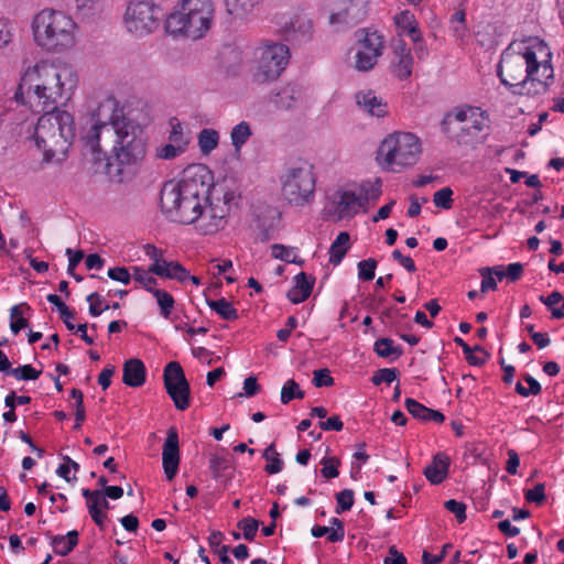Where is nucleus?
Here are the masks:
<instances>
[{
  "mask_svg": "<svg viewBox=\"0 0 564 564\" xmlns=\"http://www.w3.org/2000/svg\"><path fill=\"white\" fill-rule=\"evenodd\" d=\"M80 141L84 155L96 172L100 167L108 170L111 159L119 165L137 164L147 152L142 127L124 115L113 97L104 99L87 118Z\"/></svg>",
  "mask_w": 564,
  "mask_h": 564,
  "instance_id": "obj_1",
  "label": "nucleus"
},
{
  "mask_svg": "<svg viewBox=\"0 0 564 564\" xmlns=\"http://www.w3.org/2000/svg\"><path fill=\"white\" fill-rule=\"evenodd\" d=\"M210 171L202 164L184 170L180 181L164 183L160 193L162 213L171 221L191 225L202 216L203 204L207 202L212 187Z\"/></svg>",
  "mask_w": 564,
  "mask_h": 564,
  "instance_id": "obj_2",
  "label": "nucleus"
},
{
  "mask_svg": "<svg viewBox=\"0 0 564 564\" xmlns=\"http://www.w3.org/2000/svg\"><path fill=\"white\" fill-rule=\"evenodd\" d=\"M30 99L42 106V110L57 108V104L67 100L77 84L76 74L67 66L40 64L29 68L15 91V100L25 104L24 88Z\"/></svg>",
  "mask_w": 564,
  "mask_h": 564,
  "instance_id": "obj_3",
  "label": "nucleus"
},
{
  "mask_svg": "<svg viewBox=\"0 0 564 564\" xmlns=\"http://www.w3.org/2000/svg\"><path fill=\"white\" fill-rule=\"evenodd\" d=\"M45 113L37 120L34 139L39 149L44 152V160L51 162L63 161L75 138L73 116L55 108L44 110Z\"/></svg>",
  "mask_w": 564,
  "mask_h": 564,
  "instance_id": "obj_4",
  "label": "nucleus"
},
{
  "mask_svg": "<svg viewBox=\"0 0 564 564\" xmlns=\"http://www.w3.org/2000/svg\"><path fill=\"white\" fill-rule=\"evenodd\" d=\"M35 43L50 52H63L75 44L76 24L62 11L45 9L32 22Z\"/></svg>",
  "mask_w": 564,
  "mask_h": 564,
  "instance_id": "obj_5",
  "label": "nucleus"
},
{
  "mask_svg": "<svg viewBox=\"0 0 564 564\" xmlns=\"http://www.w3.org/2000/svg\"><path fill=\"white\" fill-rule=\"evenodd\" d=\"M213 15L214 6L210 0H183L180 10L166 19V30L196 40L210 29Z\"/></svg>",
  "mask_w": 564,
  "mask_h": 564,
  "instance_id": "obj_6",
  "label": "nucleus"
},
{
  "mask_svg": "<svg viewBox=\"0 0 564 564\" xmlns=\"http://www.w3.org/2000/svg\"><path fill=\"white\" fill-rule=\"evenodd\" d=\"M420 139L410 132H395L386 137L377 153V161L390 172H401L413 166L420 159Z\"/></svg>",
  "mask_w": 564,
  "mask_h": 564,
  "instance_id": "obj_7",
  "label": "nucleus"
},
{
  "mask_svg": "<svg viewBox=\"0 0 564 564\" xmlns=\"http://www.w3.org/2000/svg\"><path fill=\"white\" fill-rule=\"evenodd\" d=\"M488 118L478 107L460 106L442 120V131L458 145H473L487 127Z\"/></svg>",
  "mask_w": 564,
  "mask_h": 564,
  "instance_id": "obj_8",
  "label": "nucleus"
},
{
  "mask_svg": "<svg viewBox=\"0 0 564 564\" xmlns=\"http://www.w3.org/2000/svg\"><path fill=\"white\" fill-rule=\"evenodd\" d=\"M315 175L312 166L300 162L288 166L280 176L281 195L292 206H304L314 199Z\"/></svg>",
  "mask_w": 564,
  "mask_h": 564,
  "instance_id": "obj_9",
  "label": "nucleus"
},
{
  "mask_svg": "<svg viewBox=\"0 0 564 564\" xmlns=\"http://www.w3.org/2000/svg\"><path fill=\"white\" fill-rule=\"evenodd\" d=\"M290 51L282 43H265L257 50L253 80L259 84L273 82L280 77L289 63Z\"/></svg>",
  "mask_w": 564,
  "mask_h": 564,
  "instance_id": "obj_10",
  "label": "nucleus"
},
{
  "mask_svg": "<svg viewBox=\"0 0 564 564\" xmlns=\"http://www.w3.org/2000/svg\"><path fill=\"white\" fill-rule=\"evenodd\" d=\"M162 17L161 8L152 0H131L124 13V23L130 33L143 36L159 28Z\"/></svg>",
  "mask_w": 564,
  "mask_h": 564,
  "instance_id": "obj_11",
  "label": "nucleus"
},
{
  "mask_svg": "<svg viewBox=\"0 0 564 564\" xmlns=\"http://www.w3.org/2000/svg\"><path fill=\"white\" fill-rule=\"evenodd\" d=\"M164 387L177 410L184 411L189 406V383L180 362L171 361L164 368Z\"/></svg>",
  "mask_w": 564,
  "mask_h": 564,
  "instance_id": "obj_12",
  "label": "nucleus"
},
{
  "mask_svg": "<svg viewBox=\"0 0 564 564\" xmlns=\"http://www.w3.org/2000/svg\"><path fill=\"white\" fill-rule=\"evenodd\" d=\"M527 57L529 59V70L525 77L518 83L503 79V85L509 88L512 95L535 97L546 93L550 83L538 76L539 62L535 52L527 47Z\"/></svg>",
  "mask_w": 564,
  "mask_h": 564,
  "instance_id": "obj_13",
  "label": "nucleus"
},
{
  "mask_svg": "<svg viewBox=\"0 0 564 564\" xmlns=\"http://www.w3.org/2000/svg\"><path fill=\"white\" fill-rule=\"evenodd\" d=\"M333 12L329 17L330 24H345L355 26L368 14L370 0H330Z\"/></svg>",
  "mask_w": 564,
  "mask_h": 564,
  "instance_id": "obj_14",
  "label": "nucleus"
},
{
  "mask_svg": "<svg viewBox=\"0 0 564 564\" xmlns=\"http://www.w3.org/2000/svg\"><path fill=\"white\" fill-rule=\"evenodd\" d=\"M357 33H361L364 36L358 41L361 48L356 54L355 67L360 72H368L377 64L378 57L382 54L383 37L377 31L359 30Z\"/></svg>",
  "mask_w": 564,
  "mask_h": 564,
  "instance_id": "obj_15",
  "label": "nucleus"
},
{
  "mask_svg": "<svg viewBox=\"0 0 564 564\" xmlns=\"http://www.w3.org/2000/svg\"><path fill=\"white\" fill-rule=\"evenodd\" d=\"M529 70V59L527 51L524 53H514L507 50L502 53L501 59L497 67V74L503 84L505 80L518 83L525 77Z\"/></svg>",
  "mask_w": 564,
  "mask_h": 564,
  "instance_id": "obj_16",
  "label": "nucleus"
},
{
  "mask_svg": "<svg viewBox=\"0 0 564 564\" xmlns=\"http://www.w3.org/2000/svg\"><path fill=\"white\" fill-rule=\"evenodd\" d=\"M283 33L286 41L302 44L311 41L314 34L313 21L303 13L294 14L283 25Z\"/></svg>",
  "mask_w": 564,
  "mask_h": 564,
  "instance_id": "obj_17",
  "label": "nucleus"
},
{
  "mask_svg": "<svg viewBox=\"0 0 564 564\" xmlns=\"http://www.w3.org/2000/svg\"><path fill=\"white\" fill-rule=\"evenodd\" d=\"M162 464L166 478L172 480L177 474L180 464L178 435L174 427L167 431L163 445Z\"/></svg>",
  "mask_w": 564,
  "mask_h": 564,
  "instance_id": "obj_18",
  "label": "nucleus"
},
{
  "mask_svg": "<svg viewBox=\"0 0 564 564\" xmlns=\"http://www.w3.org/2000/svg\"><path fill=\"white\" fill-rule=\"evenodd\" d=\"M314 284V276L301 272L294 276V286L289 290L286 296L294 304L302 303L311 295Z\"/></svg>",
  "mask_w": 564,
  "mask_h": 564,
  "instance_id": "obj_19",
  "label": "nucleus"
},
{
  "mask_svg": "<svg viewBox=\"0 0 564 564\" xmlns=\"http://www.w3.org/2000/svg\"><path fill=\"white\" fill-rule=\"evenodd\" d=\"M147 370L144 364L138 359L132 358L123 364L122 381L128 387L138 388L145 382Z\"/></svg>",
  "mask_w": 564,
  "mask_h": 564,
  "instance_id": "obj_20",
  "label": "nucleus"
},
{
  "mask_svg": "<svg viewBox=\"0 0 564 564\" xmlns=\"http://www.w3.org/2000/svg\"><path fill=\"white\" fill-rule=\"evenodd\" d=\"M449 467V458L444 453H437L432 463L424 468V476L433 484H441L447 476Z\"/></svg>",
  "mask_w": 564,
  "mask_h": 564,
  "instance_id": "obj_21",
  "label": "nucleus"
},
{
  "mask_svg": "<svg viewBox=\"0 0 564 564\" xmlns=\"http://www.w3.org/2000/svg\"><path fill=\"white\" fill-rule=\"evenodd\" d=\"M336 204V214L339 219L356 215L362 207V198L352 192H341L338 194Z\"/></svg>",
  "mask_w": 564,
  "mask_h": 564,
  "instance_id": "obj_22",
  "label": "nucleus"
},
{
  "mask_svg": "<svg viewBox=\"0 0 564 564\" xmlns=\"http://www.w3.org/2000/svg\"><path fill=\"white\" fill-rule=\"evenodd\" d=\"M150 272L161 278L185 282L189 279V272L176 261H166L161 264H151Z\"/></svg>",
  "mask_w": 564,
  "mask_h": 564,
  "instance_id": "obj_23",
  "label": "nucleus"
},
{
  "mask_svg": "<svg viewBox=\"0 0 564 564\" xmlns=\"http://www.w3.org/2000/svg\"><path fill=\"white\" fill-rule=\"evenodd\" d=\"M356 102L371 116L383 117L387 113V105L371 90L357 93Z\"/></svg>",
  "mask_w": 564,
  "mask_h": 564,
  "instance_id": "obj_24",
  "label": "nucleus"
},
{
  "mask_svg": "<svg viewBox=\"0 0 564 564\" xmlns=\"http://www.w3.org/2000/svg\"><path fill=\"white\" fill-rule=\"evenodd\" d=\"M394 23L399 29V36L406 34L413 43L421 42V31L413 13L408 10L398 13L394 17Z\"/></svg>",
  "mask_w": 564,
  "mask_h": 564,
  "instance_id": "obj_25",
  "label": "nucleus"
},
{
  "mask_svg": "<svg viewBox=\"0 0 564 564\" xmlns=\"http://www.w3.org/2000/svg\"><path fill=\"white\" fill-rule=\"evenodd\" d=\"M196 221L198 223V230L204 235L215 234L225 228L227 224V220L221 219V216H217L208 207L205 208V204L202 207V216Z\"/></svg>",
  "mask_w": 564,
  "mask_h": 564,
  "instance_id": "obj_26",
  "label": "nucleus"
},
{
  "mask_svg": "<svg viewBox=\"0 0 564 564\" xmlns=\"http://www.w3.org/2000/svg\"><path fill=\"white\" fill-rule=\"evenodd\" d=\"M405 408L414 419L424 422L434 421L436 423H442L445 420V416L440 411L429 409L411 398L405 399Z\"/></svg>",
  "mask_w": 564,
  "mask_h": 564,
  "instance_id": "obj_27",
  "label": "nucleus"
},
{
  "mask_svg": "<svg viewBox=\"0 0 564 564\" xmlns=\"http://www.w3.org/2000/svg\"><path fill=\"white\" fill-rule=\"evenodd\" d=\"M51 544L57 555L66 556L78 544V532L73 530L66 535H55L52 538Z\"/></svg>",
  "mask_w": 564,
  "mask_h": 564,
  "instance_id": "obj_28",
  "label": "nucleus"
},
{
  "mask_svg": "<svg viewBox=\"0 0 564 564\" xmlns=\"http://www.w3.org/2000/svg\"><path fill=\"white\" fill-rule=\"evenodd\" d=\"M350 236L347 231H341L336 237L329 249V262L337 265L341 262L343 258L349 249Z\"/></svg>",
  "mask_w": 564,
  "mask_h": 564,
  "instance_id": "obj_29",
  "label": "nucleus"
},
{
  "mask_svg": "<svg viewBox=\"0 0 564 564\" xmlns=\"http://www.w3.org/2000/svg\"><path fill=\"white\" fill-rule=\"evenodd\" d=\"M209 468L216 480H220L221 478L229 479L231 477L232 466L225 456L212 454L209 457Z\"/></svg>",
  "mask_w": 564,
  "mask_h": 564,
  "instance_id": "obj_30",
  "label": "nucleus"
},
{
  "mask_svg": "<svg viewBox=\"0 0 564 564\" xmlns=\"http://www.w3.org/2000/svg\"><path fill=\"white\" fill-rule=\"evenodd\" d=\"M301 98V91L293 86H288L278 93L273 99L274 105L284 110L293 108Z\"/></svg>",
  "mask_w": 564,
  "mask_h": 564,
  "instance_id": "obj_31",
  "label": "nucleus"
},
{
  "mask_svg": "<svg viewBox=\"0 0 564 564\" xmlns=\"http://www.w3.org/2000/svg\"><path fill=\"white\" fill-rule=\"evenodd\" d=\"M539 300L551 311L553 318L562 319L564 317V296L562 293L554 291L547 296L541 295Z\"/></svg>",
  "mask_w": 564,
  "mask_h": 564,
  "instance_id": "obj_32",
  "label": "nucleus"
},
{
  "mask_svg": "<svg viewBox=\"0 0 564 564\" xmlns=\"http://www.w3.org/2000/svg\"><path fill=\"white\" fill-rule=\"evenodd\" d=\"M197 143L203 154H209L218 147L219 133L215 129L205 128L197 135Z\"/></svg>",
  "mask_w": 564,
  "mask_h": 564,
  "instance_id": "obj_33",
  "label": "nucleus"
},
{
  "mask_svg": "<svg viewBox=\"0 0 564 564\" xmlns=\"http://www.w3.org/2000/svg\"><path fill=\"white\" fill-rule=\"evenodd\" d=\"M251 135L252 130L249 122L241 121L236 124L230 132V140L235 150L239 152Z\"/></svg>",
  "mask_w": 564,
  "mask_h": 564,
  "instance_id": "obj_34",
  "label": "nucleus"
},
{
  "mask_svg": "<svg viewBox=\"0 0 564 564\" xmlns=\"http://www.w3.org/2000/svg\"><path fill=\"white\" fill-rule=\"evenodd\" d=\"M207 305L216 312L221 318L226 321H235L238 318L237 310L226 299L209 300L207 299Z\"/></svg>",
  "mask_w": 564,
  "mask_h": 564,
  "instance_id": "obj_35",
  "label": "nucleus"
},
{
  "mask_svg": "<svg viewBox=\"0 0 564 564\" xmlns=\"http://www.w3.org/2000/svg\"><path fill=\"white\" fill-rule=\"evenodd\" d=\"M373 349L376 354L381 358L392 357L394 359L402 356L403 350L400 346H394L391 338H380L376 340Z\"/></svg>",
  "mask_w": 564,
  "mask_h": 564,
  "instance_id": "obj_36",
  "label": "nucleus"
},
{
  "mask_svg": "<svg viewBox=\"0 0 564 564\" xmlns=\"http://www.w3.org/2000/svg\"><path fill=\"white\" fill-rule=\"evenodd\" d=\"M170 124L171 131L169 134V141L176 144L177 147H181L186 151L191 142V139L188 135L184 133L182 123L176 118H173L171 119Z\"/></svg>",
  "mask_w": 564,
  "mask_h": 564,
  "instance_id": "obj_37",
  "label": "nucleus"
},
{
  "mask_svg": "<svg viewBox=\"0 0 564 564\" xmlns=\"http://www.w3.org/2000/svg\"><path fill=\"white\" fill-rule=\"evenodd\" d=\"M263 458L268 460L264 470L270 474H278L283 468V460L279 457V453L275 449L274 444H270L263 452Z\"/></svg>",
  "mask_w": 564,
  "mask_h": 564,
  "instance_id": "obj_38",
  "label": "nucleus"
},
{
  "mask_svg": "<svg viewBox=\"0 0 564 564\" xmlns=\"http://www.w3.org/2000/svg\"><path fill=\"white\" fill-rule=\"evenodd\" d=\"M230 14L245 15L250 13L261 0H225Z\"/></svg>",
  "mask_w": 564,
  "mask_h": 564,
  "instance_id": "obj_39",
  "label": "nucleus"
},
{
  "mask_svg": "<svg viewBox=\"0 0 564 564\" xmlns=\"http://www.w3.org/2000/svg\"><path fill=\"white\" fill-rule=\"evenodd\" d=\"M381 195V180L376 178L373 182H364L360 185V195L362 206L369 200H376Z\"/></svg>",
  "mask_w": 564,
  "mask_h": 564,
  "instance_id": "obj_40",
  "label": "nucleus"
},
{
  "mask_svg": "<svg viewBox=\"0 0 564 564\" xmlns=\"http://www.w3.org/2000/svg\"><path fill=\"white\" fill-rule=\"evenodd\" d=\"M152 294L156 299L158 305L160 306L161 315L167 318L174 307L175 302L173 296L169 292L161 289L152 291Z\"/></svg>",
  "mask_w": 564,
  "mask_h": 564,
  "instance_id": "obj_41",
  "label": "nucleus"
},
{
  "mask_svg": "<svg viewBox=\"0 0 564 564\" xmlns=\"http://www.w3.org/2000/svg\"><path fill=\"white\" fill-rule=\"evenodd\" d=\"M76 13L82 17H91L100 11L102 0H74Z\"/></svg>",
  "mask_w": 564,
  "mask_h": 564,
  "instance_id": "obj_42",
  "label": "nucleus"
},
{
  "mask_svg": "<svg viewBox=\"0 0 564 564\" xmlns=\"http://www.w3.org/2000/svg\"><path fill=\"white\" fill-rule=\"evenodd\" d=\"M132 270L133 279L142 284L148 292L152 293V291L156 290L154 286L158 284V281L151 275L153 273L150 272V268L145 271L142 268L133 267Z\"/></svg>",
  "mask_w": 564,
  "mask_h": 564,
  "instance_id": "obj_43",
  "label": "nucleus"
},
{
  "mask_svg": "<svg viewBox=\"0 0 564 564\" xmlns=\"http://www.w3.org/2000/svg\"><path fill=\"white\" fill-rule=\"evenodd\" d=\"M398 61L393 65V73L395 76L403 80L411 76L412 66H413V57L412 55L399 56Z\"/></svg>",
  "mask_w": 564,
  "mask_h": 564,
  "instance_id": "obj_44",
  "label": "nucleus"
},
{
  "mask_svg": "<svg viewBox=\"0 0 564 564\" xmlns=\"http://www.w3.org/2000/svg\"><path fill=\"white\" fill-rule=\"evenodd\" d=\"M294 398L303 399L304 391L300 389L299 384L293 379H290L285 382L281 390V402L286 404Z\"/></svg>",
  "mask_w": 564,
  "mask_h": 564,
  "instance_id": "obj_45",
  "label": "nucleus"
},
{
  "mask_svg": "<svg viewBox=\"0 0 564 564\" xmlns=\"http://www.w3.org/2000/svg\"><path fill=\"white\" fill-rule=\"evenodd\" d=\"M323 468L321 474L326 479L336 478L339 475L338 467L340 466V459L335 456L324 457L321 460Z\"/></svg>",
  "mask_w": 564,
  "mask_h": 564,
  "instance_id": "obj_46",
  "label": "nucleus"
},
{
  "mask_svg": "<svg viewBox=\"0 0 564 564\" xmlns=\"http://www.w3.org/2000/svg\"><path fill=\"white\" fill-rule=\"evenodd\" d=\"M260 522L253 518L247 517L241 519L237 527L242 530V535L247 541H253Z\"/></svg>",
  "mask_w": 564,
  "mask_h": 564,
  "instance_id": "obj_47",
  "label": "nucleus"
},
{
  "mask_svg": "<svg viewBox=\"0 0 564 564\" xmlns=\"http://www.w3.org/2000/svg\"><path fill=\"white\" fill-rule=\"evenodd\" d=\"M184 152V149L169 141V143L156 148L155 155L162 160H173Z\"/></svg>",
  "mask_w": 564,
  "mask_h": 564,
  "instance_id": "obj_48",
  "label": "nucleus"
},
{
  "mask_svg": "<svg viewBox=\"0 0 564 564\" xmlns=\"http://www.w3.org/2000/svg\"><path fill=\"white\" fill-rule=\"evenodd\" d=\"M41 373V370H36L31 365H24L18 368H12L9 375H12L18 380H36Z\"/></svg>",
  "mask_w": 564,
  "mask_h": 564,
  "instance_id": "obj_49",
  "label": "nucleus"
},
{
  "mask_svg": "<svg viewBox=\"0 0 564 564\" xmlns=\"http://www.w3.org/2000/svg\"><path fill=\"white\" fill-rule=\"evenodd\" d=\"M399 376V370L395 368H382L375 372L371 378V382L375 386H379L382 382L390 384L393 382Z\"/></svg>",
  "mask_w": 564,
  "mask_h": 564,
  "instance_id": "obj_50",
  "label": "nucleus"
},
{
  "mask_svg": "<svg viewBox=\"0 0 564 564\" xmlns=\"http://www.w3.org/2000/svg\"><path fill=\"white\" fill-rule=\"evenodd\" d=\"M336 500L337 507L335 511L337 514L350 510L354 506V491L351 489H344L336 495Z\"/></svg>",
  "mask_w": 564,
  "mask_h": 564,
  "instance_id": "obj_51",
  "label": "nucleus"
},
{
  "mask_svg": "<svg viewBox=\"0 0 564 564\" xmlns=\"http://www.w3.org/2000/svg\"><path fill=\"white\" fill-rule=\"evenodd\" d=\"M272 257L284 262H295L296 253L294 248H288L283 245L275 243L271 246Z\"/></svg>",
  "mask_w": 564,
  "mask_h": 564,
  "instance_id": "obj_52",
  "label": "nucleus"
},
{
  "mask_svg": "<svg viewBox=\"0 0 564 564\" xmlns=\"http://www.w3.org/2000/svg\"><path fill=\"white\" fill-rule=\"evenodd\" d=\"M377 261L372 258L362 260L358 263V276L360 280L370 281L375 278Z\"/></svg>",
  "mask_w": 564,
  "mask_h": 564,
  "instance_id": "obj_53",
  "label": "nucleus"
},
{
  "mask_svg": "<svg viewBox=\"0 0 564 564\" xmlns=\"http://www.w3.org/2000/svg\"><path fill=\"white\" fill-rule=\"evenodd\" d=\"M453 191L449 187H443L440 191L435 192L433 196V202L435 206L449 209L453 204Z\"/></svg>",
  "mask_w": 564,
  "mask_h": 564,
  "instance_id": "obj_54",
  "label": "nucleus"
},
{
  "mask_svg": "<svg viewBox=\"0 0 564 564\" xmlns=\"http://www.w3.org/2000/svg\"><path fill=\"white\" fill-rule=\"evenodd\" d=\"M313 376V384L316 388L330 387L334 384V379L327 368L315 370Z\"/></svg>",
  "mask_w": 564,
  "mask_h": 564,
  "instance_id": "obj_55",
  "label": "nucleus"
},
{
  "mask_svg": "<svg viewBox=\"0 0 564 564\" xmlns=\"http://www.w3.org/2000/svg\"><path fill=\"white\" fill-rule=\"evenodd\" d=\"M545 486L542 482L536 484L532 489L525 491L524 497L529 502L542 505L545 501Z\"/></svg>",
  "mask_w": 564,
  "mask_h": 564,
  "instance_id": "obj_56",
  "label": "nucleus"
},
{
  "mask_svg": "<svg viewBox=\"0 0 564 564\" xmlns=\"http://www.w3.org/2000/svg\"><path fill=\"white\" fill-rule=\"evenodd\" d=\"M330 524H332V528H329L330 533L327 536L328 541H330L333 543L343 541L345 538V530H344L343 521L338 518H332Z\"/></svg>",
  "mask_w": 564,
  "mask_h": 564,
  "instance_id": "obj_57",
  "label": "nucleus"
},
{
  "mask_svg": "<svg viewBox=\"0 0 564 564\" xmlns=\"http://www.w3.org/2000/svg\"><path fill=\"white\" fill-rule=\"evenodd\" d=\"M444 506L449 512L455 514L459 523L466 520V505L464 502L451 499L447 500Z\"/></svg>",
  "mask_w": 564,
  "mask_h": 564,
  "instance_id": "obj_58",
  "label": "nucleus"
},
{
  "mask_svg": "<svg viewBox=\"0 0 564 564\" xmlns=\"http://www.w3.org/2000/svg\"><path fill=\"white\" fill-rule=\"evenodd\" d=\"M87 301L90 303L89 313L93 316H99L104 311L108 310L110 306L106 305L101 307L102 297L97 292H94L87 296Z\"/></svg>",
  "mask_w": 564,
  "mask_h": 564,
  "instance_id": "obj_59",
  "label": "nucleus"
},
{
  "mask_svg": "<svg viewBox=\"0 0 564 564\" xmlns=\"http://www.w3.org/2000/svg\"><path fill=\"white\" fill-rule=\"evenodd\" d=\"M107 274L111 280L121 282L123 284H129L132 276L129 270L124 267L111 268L108 270Z\"/></svg>",
  "mask_w": 564,
  "mask_h": 564,
  "instance_id": "obj_60",
  "label": "nucleus"
},
{
  "mask_svg": "<svg viewBox=\"0 0 564 564\" xmlns=\"http://www.w3.org/2000/svg\"><path fill=\"white\" fill-rule=\"evenodd\" d=\"M479 274L482 278L481 285H480V291L482 293L487 292L488 290L497 289V282H496L494 275L490 274L489 267L479 269Z\"/></svg>",
  "mask_w": 564,
  "mask_h": 564,
  "instance_id": "obj_61",
  "label": "nucleus"
},
{
  "mask_svg": "<svg viewBox=\"0 0 564 564\" xmlns=\"http://www.w3.org/2000/svg\"><path fill=\"white\" fill-rule=\"evenodd\" d=\"M68 256L67 273L74 274L75 268L84 259V252L82 250L73 251L70 248L66 249Z\"/></svg>",
  "mask_w": 564,
  "mask_h": 564,
  "instance_id": "obj_62",
  "label": "nucleus"
},
{
  "mask_svg": "<svg viewBox=\"0 0 564 564\" xmlns=\"http://www.w3.org/2000/svg\"><path fill=\"white\" fill-rule=\"evenodd\" d=\"M392 257L397 260L406 271L414 272L416 271V267L412 258L405 257L401 253L400 250L395 249L392 251Z\"/></svg>",
  "mask_w": 564,
  "mask_h": 564,
  "instance_id": "obj_63",
  "label": "nucleus"
},
{
  "mask_svg": "<svg viewBox=\"0 0 564 564\" xmlns=\"http://www.w3.org/2000/svg\"><path fill=\"white\" fill-rule=\"evenodd\" d=\"M384 564H406L405 556L394 545L389 547V556L383 560Z\"/></svg>",
  "mask_w": 564,
  "mask_h": 564,
  "instance_id": "obj_64",
  "label": "nucleus"
}]
</instances>
